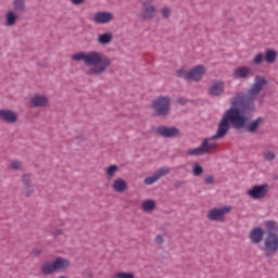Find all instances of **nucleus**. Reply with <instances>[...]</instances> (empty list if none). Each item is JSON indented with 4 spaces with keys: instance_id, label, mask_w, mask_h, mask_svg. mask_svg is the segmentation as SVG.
<instances>
[{
    "instance_id": "dca6fc26",
    "label": "nucleus",
    "mask_w": 278,
    "mask_h": 278,
    "mask_svg": "<svg viewBox=\"0 0 278 278\" xmlns=\"http://www.w3.org/2000/svg\"><path fill=\"white\" fill-rule=\"evenodd\" d=\"M225 92V83L215 81L212 86L208 87V93L212 97H220Z\"/></svg>"
},
{
    "instance_id": "2eb2a0df",
    "label": "nucleus",
    "mask_w": 278,
    "mask_h": 278,
    "mask_svg": "<svg viewBox=\"0 0 278 278\" xmlns=\"http://www.w3.org/2000/svg\"><path fill=\"white\" fill-rule=\"evenodd\" d=\"M251 75H253V71H251L250 67L240 66L235 70L232 77H235V79H249Z\"/></svg>"
},
{
    "instance_id": "423d86ee",
    "label": "nucleus",
    "mask_w": 278,
    "mask_h": 278,
    "mask_svg": "<svg viewBox=\"0 0 278 278\" xmlns=\"http://www.w3.org/2000/svg\"><path fill=\"white\" fill-rule=\"evenodd\" d=\"M210 140H216V139H212V137L204 139L200 147L188 150L187 155H193V156L207 155V153H210L212 149H216V147H218V143H210Z\"/></svg>"
},
{
    "instance_id": "412c9836",
    "label": "nucleus",
    "mask_w": 278,
    "mask_h": 278,
    "mask_svg": "<svg viewBox=\"0 0 278 278\" xmlns=\"http://www.w3.org/2000/svg\"><path fill=\"white\" fill-rule=\"evenodd\" d=\"M114 192H125V190H127L128 186H127V181L118 178L116 180H114L113 186H112Z\"/></svg>"
},
{
    "instance_id": "39448f33",
    "label": "nucleus",
    "mask_w": 278,
    "mask_h": 278,
    "mask_svg": "<svg viewBox=\"0 0 278 278\" xmlns=\"http://www.w3.org/2000/svg\"><path fill=\"white\" fill-rule=\"evenodd\" d=\"M177 77H184L186 81H201L203 79V75H205V66L197 65L191 68L189 72L180 68L176 72Z\"/></svg>"
},
{
    "instance_id": "f3484780",
    "label": "nucleus",
    "mask_w": 278,
    "mask_h": 278,
    "mask_svg": "<svg viewBox=\"0 0 278 278\" xmlns=\"http://www.w3.org/2000/svg\"><path fill=\"white\" fill-rule=\"evenodd\" d=\"M12 5L13 12L20 16L27 12V4L25 3V0H13Z\"/></svg>"
},
{
    "instance_id": "a878e982",
    "label": "nucleus",
    "mask_w": 278,
    "mask_h": 278,
    "mask_svg": "<svg viewBox=\"0 0 278 278\" xmlns=\"http://www.w3.org/2000/svg\"><path fill=\"white\" fill-rule=\"evenodd\" d=\"M154 174L159 179H162V177H166V175L170 174V168L169 167H160Z\"/></svg>"
},
{
    "instance_id": "79ce46f5",
    "label": "nucleus",
    "mask_w": 278,
    "mask_h": 278,
    "mask_svg": "<svg viewBox=\"0 0 278 278\" xmlns=\"http://www.w3.org/2000/svg\"><path fill=\"white\" fill-rule=\"evenodd\" d=\"M31 194H34V189L28 190V191L26 192V197H27V198L31 197Z\"/></svg>"
},
{
    "instance_id": "393cba45",
    "label": "nucleus",
    "mask_w": 278,
    "mask_h": 278,
    "mask_svg": "<svg viewBox=\"0 0 278 278\" xmlns=\"http://www.w3.org/2000/svg\"><path fill=\"white\" fill-rule=\"evenodd\" d=\"M106 173V177L109 180L114 179V174L118 173V166L110 165L108 168L104 169Z\"/></svg>"
},
{
    "instance_id": "6ab92c4d",
    "label": "nucleus",
    "mask_w": 278,
    "mask_h": 278,
    "mask_svg": "<svg viewBox=\"0 0 278 278\" xmlns=\"http://www.w3.org/2000/svg\"><path fill=\"white\" fill-rule=\"evenodd\" d=\"M18 16H21L20 14H16L14 11H8L5 18V25L7 27H14L16 25V21H18Z\"/></svg>"
},
{
    "instance_id": "bb28decb",
    "label": "nucleus",
    "mask_w": 278,
    "mask_h": 278,
    "mask_svg": "<svg viewBox=\"0 0 278 278\" xmlns=\"http://www.w3.org/2000/svg\"><path fill=\"white\" fill-rule=\"evenodd\" d=\"M22 182H23L26 190H29V188H31L34 186L31 184V177L29 176V174H24L22 176Z\"/></svg>"
},
{
    "instance_id": "2f4dec72",
    "label": "nucleus",
    "mask_w": 278,
    "mask_h": 278,
    "mask_svg": "<svg viewBox=\"0 0 278 278\" xmlns=\"http://www.w3.org/2000/svg\"><path fill=\"white\" fill-rule=\"evenodd\" d=\"M113 278H136V276L131 273H117Z\"/></svg>"
},
{
    "instance_id": "58836bf2",
    "label": "nucleus",
    "mask_w": 278,
    "mask_h": 278,
    "mask_svg": "<svg viewBox=\"0 0 278 278\" xmlns=\"http://www.w3.org/2000/svg\"><path fill=\"white\" fill-rule=\"evenodd\" d=\"M86 0H71V2L73 3V5H81V3H84Z\"/></svg>"
},
{
    "instance_id": "7c9ffc66",
    "label": "nucleus",
    "mask_w": 278,
    "mask_h": 278,
    "mask_svg": "<svg viewBox=\"0 0 278 278\" xmlns=\"http://www.w3.org/2000/svg\"><path fill=\"white\" fill-rule=\"evenodd\" d=\"M264 160H266V162H273V160H275L276 154L273 151H265L263 153Z\"/></svg>"
},
{
    "instance_id": "e433bc0d",
    "label": "nucleus",
    "mask_w": 278,
    "mask_h": 278,
    "mask_svg": "<svg viewBox=\"0 0 278 278\" xmlns=\"http://www.w3.org/2000/svg\"><path fill=\"white\" fill-rule=\"evenodd\" d=\"M154 242L156 244H164V237H162V235H157L154 239Z\"/></svg>"
},
{
    "instance_id": "7ed1b4c3",
    "label": "nucleus",
    "mask_w": 278,
    "mask_h": 278,
    "mask_svg": "<svg viewBox=\"0 0 278 278\" xmlns=\"http://www.w3.org/2000/svg\"><path fill=\"white\" fill-rule=\"evenodd\" d=\"M266 237L264 239L265 256L270 257L278 252V224L276 220L265 222Z\"/></svg>"
},
{
    "instance_id": "0eeeda50",
    "label": "nucleus",
    "mask_w": 278,
    "mask_h": 278,
    "mask_svg": "<svg viewBox=\"0 0 278 278\" xmlns=\"http://www.w3.org/2000/svg\"><path fill=\"white\" fill-rule=\"evenodd\" d=\"M247 194L251 199H254V201L266 199V194H268V186L266 184L255 185L250 190L247 191Z\"/></svg>"
},
{
    "instance_id": "f8f14e48",
    "label": "nucleus",
    "mask_w": 278,
    "mask_h": 278,
    "mask_svg": "<svg viewBox=\"0 0 278 278\" xmlns=\"http://www.w3.org/2000/svg\"><path fill=\"white\" fill-rule=\"evenodd\" d=\"M54 264V270L56 273H66V270H68V268H71V261H68L67 258H64L62 256L56 257L53 261Z\"/></svg>"
},
{
    "instance_id": "cd10ccee",
    "label": "nucleus",
    "mask_w": 278,
    "mask_h": 278,
    "mask_svg": "<svg viewBox=\"0 0 278 278\" xmlns=\"http://www.w3.org/2000/svg\"><path fill=\"white\" fill-rule=\"evenodd\" d=\"M265 55L262 52H258L252 60V64H255L256 66H260L264 63Z\"/></svg>"
},
{
    "instance_id": "c756f323",
    "label": "nucleus",
    "mask_w": 278,
    "mask_h": 278,
    "mask_svg": "<svg viewBox=\"0 0 278 278\" xmlns=\"http://www.w3.org/2000/svg\"><path fill=\"white\" fill-rule=\"evenodd\" d=\"M160 178H157V176L153 174L152 176L144 178L143 184H146V186H153V184H155V181H157Z\"/></svg>"
},
{
    "instance_id": "aec40b11",
    "label": "nucleus",
    "mask_w": 278,
    "mask_h": 278,
    "mask_svg": "<svg viewBox=\"0 0 278 278\" xmlns=\"http://www.w3.org/2000/svg\"><path fill=\"white\" fill-rule=\"evenodd\" d=\"M41 273H42V275H46V276L53 275V273H56L55 271V265L53 264V262L46 261L41 265Z\"/></svg>"
},
{
    "instance_id": "6e6552de",
    "label": "nucleus",
    "mask_w": 278,
    "mask_h": 278,
    "mask_svg": "<svg viewBox=\"0 0 278 278\" xmlns=\"http://www.w3.org/2000/svg\"><path fill=\"white\" fill-rule=\"evenodd\" d=\"M231 212V206H224L222 208H212L207 213L208 220H215L217 223H225V216Z\"/></svg>"
},
{
    "instance_id": "ddd939ff",
    "label": "nucleus",
    "mask_w": 278,
    "mask_h": 278,
    "mask_svg": "<svg viewBox=\"0 0 278 278\" xmlns=\"http://www.w3.org/2000/svg\"><path fill=\"white\" fill-rule=\"evenodd\" d=\"M93 21L98 24V25H105V23H110L111 21H114V14L110 13V12H97Z\"/></svg>"
},
{
    "instance_id": "4be33fe9",
    "label": "nucleus",
    "mask_w": 278,
    "mask_h": 278,
    "mask_svg": "<svg viewBox=\"0 0 278 278\" xmlns=\"http://www.w3.org/2000/svg\"><path fill=\"white\" fill-rule=\"evenodd\" d=\"M114 40V35L112 33H104L98 36L99 45H110Z\"/></svg>"
},
{
    "instance_id": "4c0bfd02",
    "label": "nucleus",
    "mask_w": 278,
    "mask_h": 278,
    "mask_svg": "<svg viewBox=\"0 0 278 278\" xmlns=\"http://www.w3.org/2000/svg\"><path fill=\"white\" fill-rule=\"evenodd\" d=\"M204 184H206V186L214 184V176H206Z\"/></svg>"
},
{
    "instance_id": "ea45409f",
    "label": "nucleus",
    "mask_w": 278,
    "mask_h": 278,
    "mask_svg": "<svg viewBox=\"0 0 278 278\" xmlns=\"http://www.w3.org/2000/svg\"><path fill=\"white\" fill-rule=\"evenodd\" d=\"M178 103H180V105H186V103H188V100L186 98H179Z\"/></svg>"
},
{
    "instance_id": "1a4fd4ad",
    "label": "nucleus",
    "mask_w": 278,
    "mask_h": 278,
    "mask_svg": "<svg viewBox=\"0 0 278 278\" xmlns=\"http://www.w3.org/2000/svg\"><path fill=\"white\" fill-rule=\"evenodd\" d=\"M154 0H143L141 2L142 5V13L139 14L140 18H142V21H153V18H155V5L151 4L153 3Z\"/></svg>"
},
{
    "instance_id": "9d476101",
    "label": "nucleus",
    "mask_w": 278,
    "mask_h": 278,
    "mask_svg": "<svg viewBox=\"0 0 278 278\" xmlns=\"http://www.w3.org/2000/svg\"><path fill=\"white\" fill-rule=\"evenodd\" d=\"M156 134L162 138H181V130L177 126H164L161 125L156 128Z\"/></svg>"
},
{
    "instance_id": "9b49d317",
    "label": "nucleus",
    "mask_w": 278,
    "mask_h": 278,
    "mask_svg": "<svg viewBox=\"0 0 278 278\" xmlns=\"http://www.w3.org/2000/svg\"><path fill=\"white\" fill-rule=\"evenodd\" d=\"M0 121L8 123V125H14L18 123V113L10 109H1Z\"/></svg>"
},
{
    "instance_id": "a211bd4d",
    "label": "nucleus",
    "mask_w": 278,
    "mask_h": 278,
    "mask_svg": "<svg viewBox=\"0 0 278 278\" xmlns=\"http://www.w3.org/2000/svg\"><path fill=\"white\" fill-rule=\"evenodd\" d=\"M49 103V100L45 96H35L30 99L31 108H45Z\"/></svg>"
},
{
    "instance_id": "f704fd0d",
    "label": "nucleus",
    "mask_w": 278,
    "mask_h": 278,
    "mask_svg": "<svg viewBox=\"0 0 278 278\" xmlns=\"http://www.w3.org/2000/svg\"><path fill=\"white\" fill-rule=\"evenodd\" d=\"M63 235H64V231L60 228H55L51 233V236H53V238H59V236H63Z\"/></svg>"
},
{
    "instance_id": "c85d7f7f",
    "label": "nucleus",
    "mask_w": 278,
    "mask_h": 278,
    "mask_svg": "<svg viewBox=\"0 0 278 278\" xmlns=\"http://www.w3.org/2000/svg\"><path fill=\"white\" fill-rule=\"evenodd\" d=\"M192 174L194 177H200V175H203V167L199 165V163H195L192 168Z\"/></svg>"
},
{
    "instance_id": "473e14b6",
    "label": "nucleus",
    "mask_w": 278,
    "mask_h": 278,
    "mask_svg": "<svg viewBox=\"0 0 278 278\" xmlns=\"http://www.w3.org/2000/svg\"><path fill=\"white\" fill-rule=\"evenodd\" d=\"M21 162L20 161H13L10 164V168H12L13 170H21Z\"/></svg>"
},
{
    "instance_id": "a19ab883",
    "label": "nucleus",
    "mask_w": 278,
    "mask_h": 278,
    "mask_svg": "<svg viewBox=\"0 0 278 278\" xmlns=\"http://www.w3.org/2000/svg\"><path fill=\"white\" fill-rule=\"evenodd\" d=\"M31 253H33V255H40V253H42V250L35 248V249H33Z\"/></svg>"
},
{
    "instance_id": "f03ea898",
    "label": "nucleus",
    "mask_w": 278,
    "mask_h": 278,
    "mask_svg": "<svg viewBox=\"0 0 278 278\" xmlns=\"http://www.w3.org/2000/svg\"><path fill=\"white\" fill-rule=\"evenodd\" d=\"M72 60L74 62H84L85 66H92L86 72V75L92 76V75H103L112 66V59H110L108 55L97 52V51H90V52H78L75 53L72 56Z\"/></svg>"
},
{
    "instance_id": "f257e3e1",
    "label": "nucleus",
    "mask_w": 278,
    "mask_h": 278,
    "mask_svg": "<svg viewBox=\"0 0 278 278\" xmlns=\"http://www.w3.org/2000/svg\"><path fill=\"white\" fill-rule=\"evenodd\" d=\"M264 86H268V79L257 75L248 92H238L230 99V108L224 113L217 131L212 136L211 140L225 138L231 126L233 129H245L249 134H257L260 125L264 123V117H257L251 123H249V118H253V114L256 112L255 99L260 97V92L264 90ZM229 123L231 126H229Z\"/></svg>"
},
{
    "instance_id": "4468645a",
    "label": "nucleus",
    "mask_w": 278,
    "mask_h": 278,
    "mask_svg": "<svg viewBox=\"0 0 278 278\" xmlns=\"http://www.w3.org/2000/svg\"><path fill=\"white\" fill-rule=\"evenodd\" d=\"M264 233L266 230L262 229V227H255L250 231L249 238L253 244H260L264 239Z\"/></svg>"
},
{
    "instance_id": "c9c22d12",
    "label": "nucleus",
    "mask_w": 278,
    "mask_h": 278,
    "mask_svg": "<svg viewBox=\"0 0 278 278\" xmlns=\"http://www.w3.org/2000/svg\"><path fill=\"white\" fill-rule=\"evenodd\" d=\"M185 184H186V181H184V180H176L174 182L175 190H179V188H184Z\"/></svg>"
},
{
    "instance_id": "20e7f679",
    "label": "nucleus",
    "mask_w": 278,
    "mask_h": 278,
    "mask_svg": "<svg viewBox=\"0 0 278 278\" xmlns=\"http://www.w3.org/2000/svg\"><path fill=\"white\" fill-rule=\"evenodd\" d=\"M170 96H157L152 100L150 108L157 118H166L170 115Z\"/></svg>"
},
{
    "instance_id": "72a5a7b5",
    "label": "nucleus",
    "mask_w": 278,
    "mask_h": 278,
    "mask_svg": "<svg viewBox=\"0 0 278 278\" xmlns=\"http://www.w3.org/2000/svg\"><path fill=\"white\" fill-rule=\"evenodd\" d=\"M161 14L163 18H170V9L169 8H163L161 10Z\"/></svg>"
},
{
    "instance_id": "5701e85b",
    "label": "nucleus",
    "mask_w": 278,
    "mask_h": 278,
    "mask_svg": "<svg viewBox=\"0 0 278 278\" xmlns=\"http://www.w3.org/2000/svg\"><path fill=\"white\" fill-rule=\"evenodd\" d=\"M264 55L265 62H267V64H273L276 62L278 54L274 49H266Z\"/></svg>"
},
{
    "instance_id": "b1692460",
    "label": "nucleus",
    "mask_w": 278,
    "mask_h": 278,
    "mask_svg": "<svg viewBox=\"0 0 278 278\" xmlns=\"http://www.w3.org/2000/svg\"><path fill=\"white\" fill-rule=\"evenodd\" d=\"M142 210H143V212H147L148 214L153 212V210H155V202H154V200H146L142 203Z\"/></svg>"
}]
</instances>
